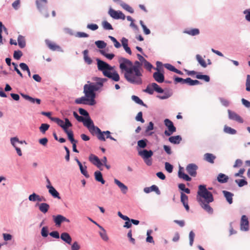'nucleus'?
Listing matches in <instances>:
<instances>
[{
  "instance_id": "nucleus-27",
  "label": "nucleus",
  "mask_w": 250,
  "mask_h": 250,
  "mask_svg": "<svg viewBox=\"0 0 250 250\" xmlns=\"http://www.w3.org/2000/svg\"><path fill=\"white\" fill-rule=\"evenodd\" d=\"M182 138L180 135L170 136L168 138V141L173 144H179L182 141Z\"/></svg>"
},
{
  "instance_id": "nucleus-52",
  "label": "nucleus",
  "mask_w": 250,
  "mask_h": 250,
  "mask_svg": "<svg viewBox=\"0 0 250 250\" xmlns=\"http://www.w3.org/2000/svg\"><path fill=\"white\" fill-rule=\"evenodd\" d=\"M49 125L43 123L41 124V126L39 127V129L42 134H44L45 132L49 129Z\"/></svg>"
},
{
  "instance_id": "nucleus-10",
  "label": "nucleus",
  "mask_w": 250,
  "mask_h": 250,
  "mask_svg": "<svg viewBox=\"0 0 250 250\" xmlns=\"http://www.w3.org/2000/svg\"><path fill=\"white\" fill-rule=\"evenodd\" d=\"M198 166L193 163L189 164L186 167V170L188 173L192 177H195L197 175Z\"/></svg>"
},
{
  "instance_id": "nucleus-37",
  "label": "nucleus",
  "mask_w": 250,
  "mask_h": 250,
  "mask_svg": "<svg viewBox=\"0 0 250 250\" xmlns=\"http://www.w3.org/2000/svg\"><path fill=\"white\" fill-rule=\"evenodd\" d=\"M120 5L123 9L128 11L130 13L132 14L134 13L133 9L125 2L123 1H121Z\"/></svg>"
},
{
  "instance_id": "nucleus-54",
  "label": "nucleus",
  "mask_w": 250,
  "mask_h": 250,
  "mask_svg": "<svg viewBox=\"0 0 250 250\" xmlns=\"http://www.w3.org/2000/svg\"><path fill=\"white\" fill-rule=\"evenodd\" d=\"M41 234L43 237L48 236L49 233L48 228L47 226L43 227L41 229Z\"/></svg>"
},
{
  "instance_id": "nucleus-45",
  "label": "nucleus",
  "mask_w": 250,
  "mask_h": 250,
  "mask_svg": "<svg viewBox=\"0 0 250 250\" xmlns=\"http://www.w3.org/2000/svg\"><path fill=\"white\" fill-rule=\"evenodd\" d=\"M153 232V231L152 229H148L147 230L146 232V241L148 243H154V241L153 240V237L151 235V234Z\"/></svg>"
},
{
  "instance_id": "nucleus-16",
  "label": "nucleus",
  "mask_w": 250,
  "mask_h": 250,
  "mask_svg": "<svg viewBox=\"0 0 250 250\" xmlns=\"http://www.w3.org/2000/svg\"><path fill=\"white\" fill-rule=\"evenodd\" d=\"M46 188L48 189L49 193L53 197L58 199H61L59 192L52 185H46Z\"/></svg>"
},
{
  "instance_id": "nucleus-53",
  "label": "nucleus",
  "mask_w": 250,
  "mask_h": 250,
  "mask_svg": "<svg viewBox=\"0 0 250 250\" xmlns=\"http://www.w3.org/2000/svg\"><path fill=\"white\" fill-rule=\"evenodd\" d=\"M147 140L146 139L139 140L137 143L138 146L142 148H144L147 146Z\"/></svg>"
},
{
  "instance_id": "nucleus-24",
  "label": "nucleus",
  "mask_w": 250,
  "mask_h": 250,
  "mask_svg": "<svg viewBox=\"0 0 250 250\" xmlns=\"http://www.w3.org/2000/svg\"><path fill=\"white\" fill-rule=\"evenodd\" d=\"M122 45L125 52L129 55L132 54L130 48L128 46V40L123 37L121 40Z\"/></svg>"
},
{
  "instance_id": "nucleus-41",
  "label": "nucleus",
  "mask_w": 250,
  "mask_h": 250,
  "mask_svg": "<svg viewBox=\"0 0 250 250\" xmlns=\"http://www.w3.org/2000/svg\"><path fill=\"white\" fill-rule=\"evenodd\" d=\"M131 99L133 101H134L137 104H139L144 106L145 107H147L146 104H144L143 101L138 96H135V95H133L131 97Z\"/></svg>"
},
{
  "instance_id": "nucleus-48",
  "label": "nucleus",
  "mask_w": 250,
  "mask_h": 250,
  "mask_svg": "<svg viewBox=\"0 0 250 250\" xmlns=\"http://www.w3.org/2000/svg\"><path fill=\"white\" fill-rule=\"evenodd\" d=\"M86 97L88 99L86 104L89 105H94L96 104V101L95 100L96 95L90 96L89 97Z\"/></svg>"
},
{
  "instance_id": "nucleus-6",
  "label": "nucleus",
  "mask_w": 250,
  "mask_h": 250,
  "mask_svg": "<svg viewBox=\"0 0 250 250\" xmlns=\"http://www.w3.org/2000/svg\"><path fill=\"white\" fill-rule=\"evenodd\" d=\"M51 121L55 122L59 126L62 127L63 130L66 128L72 127L73 125L72 124L67 118L64 119V122L63 120L57 117L51 119Z\"/></svg>"
},
{
  "instance_id": "nucleus-59",
  "label": "nucleus",
  "mask_w": 250,
  "mask_h": 250,
  "mask_svg": "<svg viewBox=\"0 0 250 250\" xmlns=\"http://www.w3.org/2000/svg\"><path fill=\"white\" fill-rule=\"evenodd\" d=\"M108 38L113 42L114 46L116 48H119L121 47V45L120 43L116 40V38L111 36H109Z\"/></svg>"
},
{
  "instance_id": "nucleus-34",
  "label": "nucleus",
  "mask_w": 250,
  "mask_h": 250,
  "mask_svg": "<svg viewBox=\"0 0 250 250\" xmlns=\"http://www.w3.org/2000/svg\"><path fill=\"white\" fill-rule=\"evenodd\" d=\"M49 208V205L46 203L40 204L39 207V210L43 213H46L48 211Z\"/></svg>"
},
{
  "instance_id": "nucleus-50",
  "label": "nucleus",
  "mask_w": 250,
  "mask_h": 250,
  "mask_svg": "<svg viewBox=\"0 0 250 250\" xmlns=\"http://www.w3.org/2000/svg\"><path fill=\"white\" fill-rule=\"evenodd\" d=\"M11 144L13 146H15V144L16 143H18L20 144H26V142L25 141H20L19 139L17 137L11 138L10 139Z\"/></svg>"
},
{
  "instance_id": "nucleus-40",
  "label": "nucleus",
  "mask_w": 250,
  "mask_h": 250,
  "mask_svg": "<svg viewBox=\"0 0 250 250\" xmlns=\"http://www.w3.org/2000/svg\"><path fill=\"white\" fill-rule=\"evenodd\" d=\"M93 80L95 81H98V84L101 87L104 86V83L108 81L107 78H103L98 77H95L93 78Z\"/></svg>"
},
{
  "instance_id": "nucleus-11",
  "label": "nucleus",
  "mask_w": 250,
  "mask_h": 250,
  "mask_svg": "<svg viewBox=\"0 0 250 250\" xmlns=\"http://www.w3.org/2000/svg\"><path fill=\"white\" fill-rule=\"evenodd\" d=\"M228 112L229 119L236 121L239 123H243L244 122L243 119L235 112L228 109Z\"/></svg>"
},
{
  "instance_id": "nucleus-26",
  "label": "nucleus",
  "mask_w": 250,
  "mask_h": 250,
  "mask_svg": "<svg viewBox=\"0 0 250 250\" xmlns=\"http://www.w3.org/2000/svg\"><path fill=\"white\" fill-rule=\"evenodd\" d=\"M94 176L95 180L97 182L101 183L102 184H105V180L104 179L102 173L101 171L97 170L94 172Z\"/></svg>"
},
{
  "instance_id": "nucleus-33",
  "label": "nucleus",
  "mask_w": 250,
  "mask_h": 250,
  "mask_svg": "<svg viewBox=\"0 0 250 250\" xmlns=\"http://www.w3.org/2000/svg\"><path fill=\"white\" fill-rule=\"evenodd\" d=\"M205 160L213 164L214 162V160L216 159V156L211 153H207L204 155Z\"/></svg>"
},
{
  "instance_id": "nucleus-49",
  "label": "nucleus",
  "mask_w": 250,
  "mask_h": 250,
  "mask_svg": "<svg viewBox=\"0 0 250 250\" xmlns=\"http://www.w3.org/2000/svg\"><path fill=\"white\" fill-rule=\"evenodd\" d=\"M87 83H89V84L95 92L98 91L101 88H102L98 84V81H96V83H90V82L88 81Z\"/></svg>"
},
{
  "instance_id": "nucleus-63",
  "label": "nucleus",
  "mask_w": 250,
  "mask_h": 250,
  "mask_svg": "<svg viewBox=\"0 0 250 250\" xmlns=\"http://www.w3.org/2000/svg\"><path fill=\"white\" fill-rule=\"evenodd\" d=\"M135 120L138 122H140L142 123H144L145 122V120L143 118V113L140 111L138 112L137 116L135 117Z\"/></svg>"
},
{
  "instance_id": "nucleus-35",
  "label": "nucleus",
  "mask_w": 250,
  "mask_h": 250,
  "mask_svg": "<svg viewBox=\"0 0 250 250\" xmlns=\"http://www.w3.org/2000/svg\"><path fill=\"white\" fill-rule=\"evenodd\" d=\"M18 43L20 48H23L26 46V42L24 37L20 35L18 37Z\"/></svg>"
},
{
  "instance_id": "nucleus-15",
  "label": "nucleus",
  "mask_w": 250,
  "mask_h": 250,
  "mask_svg": "<svg viewBox=\"0 0 250 250\" xmlns=\"http://www.w3.org/2000/svg\"><path fill=\"white\" fill-rule=\"evenodd\" d=\"M198 202L200 203L201 207L209 214H212L213 212V208L209 205V203L208 202H204L202 199H199Z\"/></svg>"
},
{
  "instance_id": "nucleus-61",
  "label": "nucleus",
  "mask_w": 250,
  "mask_h": 250,
  "mask_svg": "<svg viewBox=\"0 0 250 250\" xmlns=\"http://www.w3.org/2000/svg\"><path fill=\"white\" fill-rule=\"evenodd\" d=\"M63 131L67 134L69 140L74 138V133L71 130H68V128H66Z\"/></svg>"
},
{
  "instance_id": "nucleus-9",
  "label": "nucleus",
  "mask_w": 250,
  "mask_h": 250,
  "mask_svg": "<svg viewBox=\"0 0 250 250\" xmlns=\"http://www.w3.org/2000/svg\"><path fill=\"white\" fill-rule=\"evenodd\" d=\"M89 160L91 163H92L94 165L96 166L101 170H103V169L101 168V167L103 166V164L98 156L95 155L94 154H91L89 156Z\"/></svg>"
},
{
  "instance_id": "nucleus-12",
  "label": "nucleus",
  "mask_w": 250,
  "mask_h": 250,
  "mask_svg": "<svg viewBox=\"0 0 250 250\" xmlns=\"http://www.w3.org/2000/svg\"><path fill=\"white\" fill-rule=\"evenodd\" d=\"M157 71L155 72L153 74L154 80L159 83H162L165 81V76L163 73L161 72L158 68H155Z\"/></svg>"
},
{
  "instance_id": "nucleus-56",
  "label": "nucleus",
  "mask_w": 250,
  "mask_h": 250,
  "mask_svg": "<svg viewBox=\"0 0 250 250\" xmlns=\"http://www.w3.org/2000/svg\"><path fill=\"white\" fill-rule=\"evenodd\" d=\"M23 54L21 50H15L14 52L13 57L15 59L19 60L22 56Z\"/></svg>"
},
{
  "instance_id": "nucleus-42",
  "label": "nucleus",
  "mask_w": 250,
  "mask_h": 250,
  "mask_svg": "<svg viewBox=\"0 0 250 250\" xmlns=\"http://www.w3.org/2000/svg\"><path fill=\"white\" fill-rule=\"evenodd\" d=\"M196 59L198 63L203 67L206 68L207 66V64L202 58L201 55L197 54L196 56Z\"/></svg>"
},
{
  "instance_id": "nucleus-20",
  "label": "nucleus",
  "mask_w": 250,
  "mask_h": 250,
  "mask_svg": "<svg viewBox=\"0 0 250 250\" xmlns=\"http://www.w3.org/2000/svg\"><path fill=\"white\" fill-rule=\"evenodd\" d=\"M114 182L115 184L118 186L123 194H126L127 193L128 188L126 186L116 178L114 179Z\"/></svg>"
},
{
  "instance_id": "nucleus-47",
  "label": "nucleus",
  "mask_w": 250,
  "mask_h": 250,
  "mask_svg": "<svg viewBox=\"0 0 250 250\" xmlns=\"http://www.w3.org/2000/svg\"><path fill=\"white\" fill-rule=\"evenodd\" d=\"M87 100L88 99L84 95V96H83L80 98L76 99L75 103H76L77 104H86Z\"/></svg>"
},
{
  "instance_id": "nucleus-14",
  "label": "nucleus",
  "mask_w": 250,
  "mask_h": 250,
  "mask_svg": "<svg viewBox=\"0 0 250 250\" xmlns=\"http://www.w3.org/2000/svg\"><path fill=\"white\" fill-rule=\"evenodd\" d=\"M240 229L241 230L243 231H247L249 230V220L245 215H243L241 217Z\"/></svg>"
},
{
  "instance_id": "nucleus-64",
  "label": "nucleus",
  "mask_w": 250,
  "mask_h": 250,
  "mask_svg": "<svg viewBox=\"0 0 250 250\" xmlns=\"http://www.w3.org/2000/svg\"><path fill=\"white\" fill-rule=\"evenodd\" d=\"M244 14L245 15V19L248 21H250V9H247L243 11Z\"/></svg>"
},
{
  "instance_id": "nucleus-57",
  "label": "nucleus",
  "mask_w": 250,
  "mask_h": 250,
  "mask_svg": "<svg viewBox=\"0 0 250 250\" xmlns=\"http://www.w3.org/2000/svg\"><path fill=\"white\" fill-rule=\"evenodd\" d=\"M235 182L239 187H242L248 184L247 181L244 179H236L235 180Z\"/></svg>"
},
{
  "instance_id": "nucleus-30",
  "label": "nucleus",
  "mask_w": 250,
  "mask_h": 250,
  "mask_svg": "<svg viewBox=\"0 0 250 250\" xmlns=\"http://www.w3.org/2000/svg\"><path fill=\"white\" fill-rule=\"evenodd\" d=\"M217 180L220 183H226L228 182L229 177L225 174L220 173L218 175Z\"/></svg>"
},
{
  "instance_id": "nucleus-5",
  "label": "nucleus",
  "mask_w": 250,
  "mask_h": 250,
  "mask_svg": "<svg viewBox=\"0 0 250 250\" xmlns=\"http://www.w3.org/2000/svg\"><path fill=\"white\" fill-rule=\"evenodd\" d=\"M37 9L45 18L49 17V13L47 10V0H36L35 1Z\"/></svg>"
},
{
  "instance_id": "nucleus-43",
  "label": "nucleus",
  "mask_w": 250,
  "mask_h": 250,
  "mask_svg": "<svg viewBox=\"0 0 250 250\" xmlns=\"http://www.w3.org/2000/svg\"><path fill=\"white\" fill-rule=\"evenodd\" d=\"M152 88H154V91H155L159 93H163L164 92V90L161 88L158 84L155 83H153L151 84Z\"/></svg>"
},
{
  "instance_id": "nucleus-46",
  "label": "nucleus",
  "mask_w": 250,
  "mask_h": 250,
  "mask_svg": "<svg viewBox=\"0 0 250 250\" xmlns=\"http://www.w3.org/2000/svg\"><path fill=\"white\" fill-rule=\"evenodd\" d=\"M99 52L102 55L110 60H112L115 57V55L113 53H106L104 50H100Z\"/></svg>"
},
{
  "instance_id": "nucleus-23",
  "label": "nucleus",
  "mask_w": 250,
  "mask_h": 250,
  "mask_svg": "<svg viewBox=\"0 0 250 250\" xmlns=\"http://www.w3.org/2000/svg\"><path fill=\"white\" fill-rule=\"evenodd\" d=\"M60 238L62 241L67 244L69 245L71 244L72 238L68 233L66 232H62L61 234Z\"/></svg>"
},
{
  "instance_id": "nucleus-29",
  "label": "nucleus",
  "mask_w": 250,
  "mask_h": 250,
  "mask_svg": "<svg viewBox=\"0 0 250 250\" xmlns=\"http://www.w3.org/2000/svg\"><path fill=\"white\" fill-rule=\"evenodd\" d=\"M53 219L55 225L57 226H60L63 222V215H53Z\"/></svg>"
},
{
  "instance_id": "nucleus-22",
  "label": "nucleus",
  "mask_w": 250,
  "mask_h": 250,
  "mask_svg": "<svg viewBox=\"0 0 250 250\" xmlns=\"http://www.w3.org/2000/svg\"><path fill=\"white\" fill-rule=\"evenodd\" d=\"M178 177L180 178L183 179L187 182H190L191 180V178L184 172L183 168L181 166H180L179 170L178 171Z\"/></svg>"
},
{
  "instance_id": "nucleus-31",
  "label": "nucleus",
  "mask_w": 250,
  "mask_h": 250,
  "mask_svg": "<svg viewBox=\"0 0 250 250\" xmlns=\"http://www.w3.org/2000/svg\"><path fill=\"white\" fill-rule=\"evenodd\" d=\"M45 42L47 46L52 51L59 50L61 48V47L59 45L53 43L49 40H45Z\"/></svg>"
},
{
  "instance_id": "nucleus-7",
  "label": "nucleus",
  "mask_w": 250,
  "mask_h": 250,
  "mask_svg": "<svg viewBox=\"0 0 250 250\" xmlns=\"http://www.w3.org/2000/svg\"><path fill=\"white\" fill-rule=\"evenodd\" d=\"M165 125L167 127L168 130H166L164 132L167 136H170L173 133L176 131V128L174 125L173 122L168 119L164 120Z\"/></svg>"
},
{
  "instance_id": "nucleus-36",
  "label": "nucleus",
  "mask_w": 250,
  "mask_h": 250,
  "mask_svg": "<svg viewBox=\"0 0 250 250\" xmlns=\"http://www.w3.org/2000/svg\"><path fill=\"white\" fill-rule=\"evenodd\" d=\"M224 132L227 134L234 135L236 134L237 131L227 125H225L224 127Z\"/></svg>"
},
{
  "instance_id": "nucleus-25",
  "label": "nucleus",
  "mask_w": 250,
  "mask_h": 250,
  "mask_svg": "<svg viewBox=\"0 0 250 250\" xmlns=\"http://www.w3.org/2000/svg\"><path fill=\"white\" fill-rule=\"evenodd\" d=\"M222 192L227 202L229 204H231L233 202L232 197L233 196V194L226 190H223Z\"/></svg>"
},
{
  "instance_id": "nucleus-62",
  "label": "nucleus",
  "mask_w": 250,
  "mask_h": 250,
  "mask_svg": "<svg viewBox=\"0 0 250 250\" xmlns=\"http://www.w3.org/2000/svg\"><path fill=\"white\" fill-rule=\"evenodd\" d=\"M165 169L168 173H171L173 171V166L168 162H166L165 164Z\"/></svg>"
},
{
  "instance_id": "nucleus-4",
  "label": "nucleus",
  "mask_w": 250,
  "mask_h": 250,
  "mask_svg": "<svg viewBox=\"0 0 250 250\" xmlns=\"http://www.w3.org/2000/svg\"><path fill=\"white\" fill-rule=\"evenodd\" d=\"M173 80L175 84H177V83H180L182 84H187L190 86H193L201 83L199 81L197 80H192L189 77L186 79H183L176 75L173 76Z\"/></svg>"
},
{
  "instance_id": "nucleus-2",
  "label": "nucleus",
  "mask_w": 250,
  "mask_h": 250,
  "mask_svg": "<svg viewBox=\"0 0 250 250\" xmlns=\"http://www.w3.org/2000/svg\"><path fill=\"white\" fill-rule=\"evenodd\" d=\"M96 61H97L98 70L102 72L104 76L115 82L120 81V77L118 73L116 70L112 72L114 67L111 66L108 63L101 60L99 58H96Z\"/></svg>"
},
{
  "instance_id": "nucleus-3",
  "label": "nucleus",
  "mask_w": 250,
  "mask_h": 250,
  "mask_svg": "<svg viewBox=\"0 0 250 250\" xmlns=\"http://www.w3.org/2000/svg\"><path fill=\"white\" fill-rule=\"evenodd\" d=\"M197 194L198 195L205 199L204 202L210 203L214 200L212 193L207 189L206 186L205 185H200L198 186Z\"/></svg>"
},
{
  "instance_id": "nucleus-28",
  "label": "nucleus",
  "mask_w": 250,
  "mask_h": 250,
  "mask_svg": "<svg viewBox=\"0 0 250 250\" xmlns=\"http://www.w3.org/2000/svg\"><path fill=\"white\" fill-rule=\"evenodd\" d=\"M184 33L187 34L189 35L194 36L198 35L200 34V30L198 28H192L190 29H186L183 31Z\"/></svg>"
},
{
  "instance_id": "nucleus-32",
  "label": "nucleus",
  "mask_w": 250,
  "mask_h": 250,
  "mask_svg": "<svg viewBox=\"0 0 250 250\" xmlns=\"http://www.w3.org/2000/svg\"><path fill=\"white\" fill-rule=\"evenodd\" d=\"M83 125L86 126L88 129L90 128L92 126L94 125V123L93 121L91 120V118L88 117L87 118H84L83 121L82 122Z\"/></svg>"
},
{
  "instance_id": "nucleus-39",
  "label": "nucleus",
  "mask_w": 250,
  "mask_h": 250,
  "mask_svg": "<svg viewBox=\"0 0 250 250\" xmlns=\"http://www.w3.org/2000/svg\"><path fill=\"white\" fill-rule=\"evenodd\" d=\"M164 92V94L163 95H158L157 97L161 100H165L168 99L172 95V92L170 90H167Z\"/></svg>"
},
{
  "instance_id": "nucleus-18",
  "label": "nucleus",
  "mask_w": 250,
  "mask_h": 250,
  "mask_svg": "<svg viewBox=\"0 0 250 250\" xmlns=\"http://www.w3.org/2000/svg\"><path fill=\"white\" fill-rule=\"evenodd\" d=\"M97 130V137L99 140L102 141H105L106 137H104V135L106 136L107 135L111 134V132L108 130L102 131L100 128H98Z\"/></svg>"
},
{
  "instance_id": "nucleus-60",
  "label": "nucleus",
  "mask_w": 250,
  "mask_h": 250,
  "mask_svg": "<svg viewBox=\"0 0 250 250\" xmlns=\"http://www.w3.org/2000/svg\"><path fill=\"white\" fill-rule=\"evenodd\" d=\"M79 113L84 117V118L89 117L88 112L84 109L83 108H79L78 109Z\"/></svg>"
},
{
  "instance_id": "nucleus-8",
  "label": "nucleus",
  "mask_w": 250,
  "mask_h": 250,
  "mask_svg": "<svg viewBox=\"0 0 250 250\" xmlns=\"http://www.w3.org/2000/svg\"><path fill=\"white\" fill-rule=\"evenodd\" d=\"M108 14L113 19L119 20L122 19L124 20L125 18V15L123 13L119 10L116 11L113 9L112 8H110L108 12Z\"/></svg>"
},
{
  "instance_id": "nucleus-38",
  "label": "nucleus",
  "mask_w": 250,
  "mask_h": 250,
  "mask_svg": "<svg viewBox=\"0 0 250 250\" xmlns=\"http://www.w3.org/2000/svg\"><path fill=\"white\" fill-rule=\"evenodd\" d=\"M195 78L197 79L203 80L206 82H208L210 81V77L208 75H202L200 72L198 73V74L196 75Z\"/></svg>"
},
{
  "instance_id": "nucleus-21",
  "label": "nucleus",
  "mask_w": 250,
  "mask_h": 250,
  "mask_svg": "<svg viewBox=\"0 0 250 250\" xmlns=\"http://www.w3.org/2000/svg\"><path fill=\"white\" fill-rule=\"evenodd\" d=\"M144 191L146 193H148L151 191H154L157 195L161 194V191L159 190L158 187L155 185H153L150 187L145 188L144 189Z\"/></svg>"
},
{
  "instance_id": "nucleus-44",
  "label": "nucleus",
  "mask_w": 250,
  "mask_h": 250,
  "mask_svg": "<svg viewBox=\"0 0 250 250\" xmlns=\"http://www.w3.org/2000/svg\"><path fill=\"white\" fill-rule=\"evenodd\" d=\"M95 44L98 48L100 49V50H102V49L104 48L107 45L106 42L104 41L101 40L96 41Z\"/></svg>"
},
{
  "instance_id": "nucleus-17",
  "label": "nucleus",
  "mask_w": 250,
  "mask_h": 250,
  "mask_svg": "<svg viewBox=\"0 0 250 250\" xmlns=\"http://www.w3.org/2000/svg\"><path fill=\"white\" fill-rule=\"evenodd\" d=\"M83 93L85 97L96 95V93L93 90L89 84H85L83 86Z\"/></svg>"
},
{
  "instance_id": "nucleus-19",
  "label": "nucleus",
  "mask_w": 250,
  "mask_h": 250,
  "mask_svg": "<svg viewBox=\"0 0 250 250\" xmlns=\"http://www.w3.org/2000/svg\"><path fill=\"white\" fill-rule=\"evenodd\" d=\"M75 160L77 162L79 167V168H80V171H81V173L86 178H89V175L88 174V173H87V167L86 166H84V167L83 166V165L81 163V162L79 160V159L77 158H75Z\"/></svg>"
},
{
  "instance_id": "nucleus-55",
  "label": "nucleus",
  "mask_w": 250,
  "mask_h": 250,
  "mask_svg": "<svg viewBox=\"0 0 250 250\" xmlns=\"http://www.w3.org/2000/svg\"><path fill=\"white\" fill-rule=\"evenodd\" d=\"M178 188H179V189L185 192L187 194H189L190 193V190L188 188H186L185 185L184 184H179L178 185Z\"/></svg>"
},
{
  "instance_id": "nucleus-13",
  "label": "nucleus",
  "mask_w": 250,
  "mask_h": 250,
  "mask_svg": "<svg viewBox=\"0 0 250 250\" xmlns=\"http://www.w3.org/2000/svg\"><path fill=\"white\" fill-rule=\"evenodd\" d=\"M138 154L141 156L144 160H146L150 158L152 156L153 152L151 150H148L144 149L139 151Z\"/></svg>"
},
{
  "instance_id": "nucleus-1",
  "label": "nucleus",
  "mask_w": 250,
  "mask_h": 250,
  "mask_svg": "<svg viewBox=\"0 0 250 250\" xmlns=\"http://www.w3.org/2000/svg\"><path fill=\"white\" fill-rule=\"evenodd\" d=\"M119 62L124 78L128 83L136 85L142 84L143 74L141 68L143 63L136 61L133 64L131 61L123 57L119 59Z\"/></svg>"
},
{
  "instance_id": "nucleus-58",
  "label": "nucleus",
  "mask_w": 250,
  "mask_h": 250,
  "mask_svg": "<svg viewBox=\"0 0 250 250\" xmlns=\"http://www.w3.org/2000/svg\"><path fill=\"white\" fill-rule=\"evenodd\" d=\"M99 234L102 238V239L104 241H107L109 239V238L106 234V232L105 229L102 230L99 232Z\"/></svg>"
},
{
  "instance_id": "nucleus-51",
  "label": "nucleus",
  "mask_w": 250,
  "mask_h": 250,
  "mask_svg": "<svg viewBox=\"0 0 250 250\" xmlns=\"http://www.w3.org/2000/svg\"><path fill=\"white\" fill-rule=\"evenodd\" d=\"M102 24L103 28L105 30H110L113 29L111 24L106 21H103Z\"/></svg>"
}]
</instances>
